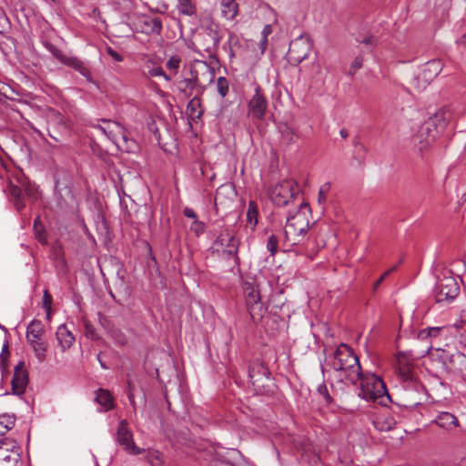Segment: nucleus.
<instances>
[{"label": "nucleus", "instance_id": "5", "mask_svg": "<svg viewBox=\"0 0 466 466\" xmlns=\"http://www.w3.org/2000/svg\"><path fill=\"white\" fill-rule=\"evenodd\" d=\"M243 293L251 319L253 320L260 319L264 312V307L258 285L255 282L246 281L243 285Z\"/></svg>", "mask_w": 466, "mask_h": 466}, {"label": "nucleus", "instance_id": "8", "mask_svg": "<svg viewBox=\"0 0 466 466\" xmlns=\"http://www.w3.org/2000/svg\"><path fill=\"white\" fill-rule=\"evenodd\" d=\"M102 124L97 125V128L104 133L110 140L119 145L118 137H121L123 142L127 145L126 150L130 151L135 146V141L128 139L125 128L117 122L102 119Z\"/></svg>", "mask_w": 466, "mask_h": 466}, {"label": "nucleus", "instance_id": "9", "mask_svg": "<svg viewBox=\"0 0 466 466\" xmlns=\"http://www.w3.org/2000/svg\"><path fill=\"white\" fill-rule=\"evenodd\" d=\"M442 62L433 59L425 63L415 76L413 84L419 90H423L441 72Z\"/></svg>", "mask_w": 466, "mask_h": 466}, {"label": "nucleus", "instance_id": "1", "mask_svg": "<svg viewBox=\"0 0 466 466\" xmlns=\"http://www.w3.org/2000/svg\"><path fill=\"white\" fill-rule=\"evenodd\" d=\"M337 373V379L345 383L357 385L361 375L359 358L346 345L339 346L328 363Z\"/></svg>", "mask_w": 466, "mask_h": 466}, {"label": "nucleus", "instance_id": "64", "mask_svg": "<svg viewBox=\"0 0 466 466\" xmlns=\"http://www.w3.org/2000/svg\"><path fill=\"white\" fill-rule=\"evenodd\" d=\"M260 368H261V370H264V373H265L266 372V369L264 367H260Z\"/></svg>", "mask_w": 466, "mask_h": 466}, {"label": "nucleus", "instance_id": "25", "mask_svg": "<svg viewBox=\"0 0 466 466\" xmlns=\"http://www.w3.org/2000/svg\"><path fill=\"white\" fill-rule=\"evenodd\" d=\"M258 205L254 201H249L247 210V224L250 226L251 230H254L258 224Z\"/></svg>", "mask_w": 466, "mask_h": 466}, {"label": "nucleus", "instance_id": "49", "mask_svg": "<svg viewBox=\"0 0 466 466\" xmlns=\"http://www.w3.org/2000/svg\"><path fill=\"white\" fill-rule=\"evenodd\" d=\"M359 41L365 45L373 46L375 44L376 39L372 35H370Z\"/></svg>", "mask_w": 466, "mask_h": 466}, {"label": "nucleus", "instance_id": "14", "mask_svg": "<svg viewBox=\"0 0 466 466\" xmlns=\"http://www.w3.org/2000/svg\"><path fill=\"white\" fill-rule=\"evenodd\" d=\"M310 51L311 44L309 41L299 37L291 41L288 55L291 61L299 64L309 56Z\"/></svg>", "mask_w": 466, "mask_h": 466}, {"label": "nucleus", "instance_id": "43", "mask_svg": "<svg viewBox=\"0 0 466 466\" xmlns=\"http://www.w3.org/2000/svg\"><path fill=\"white\" fill-rule=\"evenodd\" d=\"M361 66H362V58L358 56L351 63L350 73L354 74Z\"/></svg>", "mask_w": 466, "mask_h": 466}, {"label": "nucleus", "instance_id": "57", "mask_svg": "<svg viewBox=\"0 0 466 466\" xmlns=\"http://www.w3.org/2000/svg\"><path fill=\"white\" fill-rule=\"evenodd\" d=\"M339 133H340V136H341L343 138H345V137H348V131H347V130H345V129H341Z\"/></svg>", "mask_w": 466, "mask_h": 466}, {"label": "nucleus", "instance_id": "35", "mask_svg": "<svg viewBox=\"0 0 466 466\" xmlns=\"http://www.w3.org/2000/svg\"><path fill=\"white\" fill-rule=\"evenodd\" d=\"M152 33L160 34L162 30V21L159 17H153L146 22Z\"/></svg>", "mask_w": 466, "mask_h": 466}, {"label": "nucleus", "instance_id": "32", "mask_svg": "<svg viewBox=\"0 0 466 466\" xmlns=\"http://www.w3.org/2000/svg\"><path fill=\"white\" fill-rule=\"evenodd\" d=\"M45 47L48 50L54 57H56L61 64L66 56L59 48L49 42L44 43Z\"/></svg>", "mask_w": 466, "mask_h": 466}, {"label": "nucleus", "instance_id": "17", "mask_svg": "<svg viewBox=\"0 0 466 466\" xmlns=\"http://www.w3.org/2000/svg\"><path fill=\"white\" fill-rule=\"evenodd\" d=\"M142 74L147 78L162 76L166 81H171L172 77L164 72L162 67L152 58H147L142 66Z\"/></svg>", "mask_w": 466, "mask_h": 466}, {"label": "nucleus", "instance_id": "48", "mask_svg": "<svg viewBox=\"0 0 466 466\" xmlns=\"http://www.w3.org/2000/svg\"><path fill=\"white\" fill-rule=\"evenodd\" d=\"M272 33V28L270 25H266L263 27L261 32V37L268 38V36Z\"/></svg>", "mask_w": 466, "mask_h": 466}, {"label": "nucleus", "instance_id": "26", "mask_svg": "<svg viewBox=\"0 0 466 466\" xmlns=\"http://www.w3.org/2000/svg\"><path fill=\"white\" fill-rule=\"evenodd\" d=\"M15 424V416L13 414L0 415V436H4L7 431L14 428Z\"/></svg>", "mask_w": 466, "mask_h": 466}, {"label": "nucleus", "instance_id": "20", "mask_svg": "<svg viewBox=\"0 0 466 466\" xmlns=\"http://www.w3.org/2000/svg\"><path fill=\"white\" fill-rule=\"evenodd\" d=\"M56 336L58 344L61 347L63 351L69 349L75 341L74 335L72 334V332L67 329V327L65 324L60 325L57 328Z\"/></svg>", "mask_w": 466, "mask_h": 466}, {"label": "nucleus", "instance_id": "56", "mask_svg": "<svg viewBox=\"0 0 466 466\" xmlns=\"http://www.w3.org/2000/svg\"><path fill=\"white\" fill-rule=\"evenodd\" d=\"M97 360L103 369H107L106 365L103 362V360H100V354L97 355Z\"/></svg>", "mask_w": 466, "mask_h": 466}, {"label": "nucleus", "instance_id": "28", "mask_svg": "<svg viewBox=\"0 0 466 466\" xmlns=\"http://www.w3.org/2000/svg\"><path fill=\"white\" fill-rule=\"evenodd\" d=\"M30 346L33 348L37 360L40 362L44 361L47 350V344L42 339H40L36 340L35 342L30 343Z\"/></svg>", "mask_w": 466, "mask_h": 466}, {"label": "nucleus", "instance_id": "55", "mask_svg": "<svg viewBox=\"0 0 466 466\" xmlns=\"http://www.w3.org/2000/svg\"><path fill=\"white\" fill-rule=\"evenodd\" d=\"M418 404H420V400L418 399H412L410 403V406H416Z\"/></svg>", "mask_w": 466, "mask_h": 466}, {"label": "nucleus", "instance_id": "52", "mask_svg": "<svg viewBox=\"0 0 466 466\" xmlns=\"http://www.w3.org/2000/svg\"><path fill=\"white\" fill-rule=\"evenodd\" d=\"M431 329H435L436 332H431V338L437 337L440 334L441 330V328H440V327H432Z\"/></svg>", "mask_w": 466, "mask_h": 466}, {"label": "nucleus", "instance_id": "13", "mask_svg": "<svg viewBox=\"0 0 466 466\" xmlns=\"http://www.w3.org/2000/svg\"><path fill=\"white\" fill-rule=\"evenodd\" d=\"M190 75H194V81L201 90H204L215 78L214 69L203 61H197L191 66Z\"/></svg>", "mask_w": 466, "mask_h": 466}, {"label": "nucleus", "instance_id": "30", "mask_svg": "<svg viewBox=\"0 0 466 466\" xmlns=\"http://www.w3.org/2000/svg\"><path fill=\"white\" fill-rule=\"evenodd\" d=\"M181 61L182 60L179 56H177V55L171 56L167 59L166 66L173 75H177L179 70Z\"/></svg>", "mask_w": 466, "mask_h": 466}, {"label": "nucleus", "instance_id": "3", "mask_svg": "<svg viewBox=\"0 0 466 466\" xmlns=\"http://www.w3.org/2000/svg\"><path fill=\"white\" fill-rule=\"evenodd\" d=\"M309 228V221L301 211L289 215L284 228V244L288 247L302 244L306 239Z\"/></svg>", "mask_w": 466, "mask_h": 466}, {"label": "nucleus", "instance_id": "41", "mask_svg": "<svg viewBox=\"0 0 466 466\" xmlns=\"http://www.w3.org/2000/svg\"><path fill=\"white\" fill-rule=\"evenodd\" d=\"M52 296L48 292V290H45L43 295V306L47 313V317H49L51 305H52Z\"/></svg>", "mask_w": 466, "mask_h": 466}, {"label": "nucleus", "instance_id": "23", "mask_svg": "<svg viewBox=\"0 0 466 466\" xmlns=\"http://www.w3.org/2000/svg\"><path fill=\"white\" fill-rule=\"evenodd\" d=\"M221 15L228 20H233L238 14V4L237 0H221Z\"/></svg>", "mask_w": 466, "mask_h": 466}, {"label": "nucleus", "instance_id": "60", "mask_svg": "<svg viewBox=\"0 0 466 466\" xmlns=\"http://www.w3.org/2000/svg\"><path fill=\"white\" fill-rule=\"evenodd\" d=\"M206 51L211 56V54L214 52V48L208 46V47L206 48Z\"/></svg>", "mask_w": 466, "mask_h": 466}, {"label": "nucleus", "instance_id": "36", "mask_svg": "<svg viewBox=\"0 0 466 466\" xmlns=\"http://www.w3.org/2000/svg\"><path fill=\"white\" fill-rule=\"evenodd\" d=\"M194 80H195L194 75H190V77H187V78L183 79L180 82L181 88L184 91H187V90L192 91L196 88H198L197 83Z\"/></svg>", "mask_w": 466, "mask_h": 466}, {"label": "nucleus", "instance_id": "37", "mask_svg": "<svg viewBox=\"0 0 466 466\" xmlns=\"http://www.w3.org/2000/svg\"><path fill=\"white\" fill-rule=\"evenodd\" d=\"M19 182L29 198H36L37 188L35 185H32L30 182H26L25 179L19 180Z\"/></svg>", "mask_w": 466, "mask_h": 466}, {"label": "nucleus", "instance_id": "4", "mask_svg": "<svg viewBox=\"0 0 466 466\" xmlns=\"http://www.w3.org/2000/svg\"><path fill=\"white\" fill-rule=\"evenodd\" d=\"M453 118V113L449 107L439 109L431 116L420 130L421 137L427 136L426 143L429 145L433 142L440 134H441Z\"/></svg>", "mask_w": 466, "mask_h": 466}, {"label": "nucleus", "instance_id": "27", "mask_svg": "<svg viewBox=\"0 0 466 466\" xmlns=\"http://www.w3.org/2000/svg\"><path fill=\"white\" fill-rule=\"evenodd\" d=\"M177 10L180 14L187 16L196 15L197 8L192 0H177Z\"/></svg>", "mask_w": 466, "mask_h": 466}, {"label": "nucleus", "instance_id": "61", "mask_svg": "<svg viewBox=\"0 0 466 466\" xmlns=\"http://www.w3.org/2000/svg\"><path fill=\"white\" fill-rule=\"evenodd\" d=\"M299 207H300V209L308 208V205H307V204H304V203H301V204L299 205Z\"/></svg>", "mask_w": 466, "mask_h": 466}, {"label": "nucleus", "instance_id": "21", "mask_svg": "<svg viewBox=\"0 0 466 466\" xmlns=\"http://www.w3.org/2000/svg\"><path fill=\"white\" fill-rule=\"evenodd\" d=\"M44 332L45 327L43 323L38 319L32 320L26 328V339L28 343L42 339Z\"/></svg>", "mask_w": 466, "mask_h": 466}, {"label": "nucleus", "instance_id": "50", "mask_svg": "<svg viewBox=\"0 0 466 466\" xmlns=\"http://www.w3.org/2000/svg\"><path fill=\"white\" fill-rule=\"evenodd\" d=\"M268 46V38L261 37L259 41V48L261 49V52H264Z\"/></svg>", "mask_w": 466, "mask_h": 466}, {"label": "nucleus", "instance_id": "16", "mask_svg": "<svg viewBox=\"0 0 466 466\" xmlns=\"http://www.w3.org/2000/svg\"><path fill=\"white\" fill-rule=\"evenodd\" d=\"M28 383V374L25 370V362L20 361L15 368L12 379L13 394L21 395L25 392Z\"/></svg>", "mask_w": 466, "mask_h": 466}, {"label": "nucleus", "instance_id": "31", "mask_svg": "<svg viewBox=\"0 0 466 466\" xmlns=\"http://www.w3.org/2000/svg\"><path fill=\"white\" fill-rule=\"evenodd\" d=\"M216 86H217V92L218 93V95L222 98H224L228 95V89H229V85H228V79L224 76H219L217 79Z\"/></svg>", "mask_w": 466, "mask_h": 466}, {"label": "nucleus", "instance_id": "15", "mask_svg": "<svg viewBox=\"0 0 466 466\" xmlns=\"http://www.w3.org/2000/svg\"><path fill=\"white\" fill-rule=\"evenodd\" d=\"M255 94L248 102V114L253 118L261 120L264 118L268 107V101L261 92L259 86H255Z\"/></svg>", "mask_w": 466, "mask_h": 466}, {"label": "nucleus", "instance_id": "40", "mask_svg": "<svg viewBox=\"0 0 466 466\" xmlns=\"http://www.w3.org/2000/svg\"><path fill=\"white\" fill-rule=\"evenodd\" d=\"M190 229L197 235L199 236L200 234L204 233L206 229V226L203 222L199 221L198 219H196L192 222Z\"/></svg>", "mask_w": 466, "mask_h": 466}, {"label": "nucleus", "instance_id": "44", "mask_svg": "<svg viewBox=\"0 0 466 466\" xmlns=\"http://www.w3.org/2000/svg\"><path fill=\"white\" fill-rule=\"evenodd\" d=\"M451 363H456V362H460V363H462V362H466V356L461 352H457L455 354H452L451 356Z\"/></svg>", "mask_w": 466, "mask_h": 466}, {"label": "nucleus", "instance_id": "34", "mask_svg": "<svg viewBox=\"0 0 466 466\" xmlns=\"http://www.w3.org/2000/svg\"><path fill=\"white\" fill-rule=\"evenodd\" d=\"M278 247L279 238L274 234L270 235L267 241V249L269 251L272 257H274L277 254Z\"/></svg>", "mask_w": 466, "mask_h": 466}, {"label": "nucleus", "instance_id": "12", "mask_svg": "<svg viewBox=\"0 0 466 466\" xmlns=\"http://www.w3.org/2000/svg\"><path fill=\"white\" fill-rule=\"evenodd\" d=\"M116 441L127 453L130 455H138L143 452V450L135 444L133 433L128 428V424L126 420H122L118 424Z\"/></svg>", "mask_w": 466, "mask_h": 466}, {"label": "nucleus", "instance_id": "59", "mask_svg": "<svg viewBox=\"0 0 466 466\" xmlns=\"http://www.w3.org/2000/svg\"><path fill=\"white\" fill-rule=\"evenodd\" d=\"M253 370H254V368L249 369V370H248V377H249L250 380H253V378H254V376H253Z\"/></svg>", "mask_w": 466, "mask_h": 466}, {"label": "nucleus", "instance_id": "47", "mask_svg": "<svg viewBox=\"0 0 466 466\" xmlns=\"http://www.w3.org/2000/svg\"><path fill=\"white\" fill-rule=\"evenodd\" d=\"M396 268H392L390 270L386 271L383 275L380 276V278L374 283V289H378V287L380 285V283L384 280V279L392 272Z\"/></svg>", "mask_w": 466, "mask_h": 466}, {"label": "nucleus", "instance_id": "7", "mask_svg": "<svg viewBox=\"0 0 466 466\" xmlns=\"http://www.w3.org/2000/svg\"><path fill=\"white\" fill-rule=\"evenodd\" d=\"M297 184L291 179H285L278 183L270 191V198L274 205L284 207L292 201L297 194Z\"/></svg>", "mask_w": 466, "mask_h": 466}, {"label": "nucleus", "instance_id": "10", "mask_svg": "<svg viewBox=\"0 0 466 466\" xmlns=\"http://www.w3.org/2000/svg\"><path fill=\"white\" fill-rule=\"evenodd\" d=\"M20 447L14 439L0 441V466H20Z\"/></svg>", "mask_w": 466, "mask_h": 466}, {"label": "nucleus", "instance_id": "29", "mask_svg": "<svg viewBox=\"0 0 466 466\" xmlns=\"http://www.w3.org/2000/svg\"><path fill=\"white\" fill-rule=\"evenodd\" d=\"M280 133L282 138L288 143H294L299 137L296 130L287 124L280 127Z\"/></svg>", "mask_w": 466, "mask_h": 466}, {"label": "nucleus", "instance_id": "2", "mask_svg": "<svg viewBox=\"0 0 466 466\" xmlns=\"http://www.w3.org/2000/svg\"><path fill=\"white\" fill-rule=\"evenodd\" d=\"M359 397L367 400L386 405L390 400L385 383L377 375L371 372H362L360 378Z\"/></svg>", "mask_w": 466, "mask_h": 466}, {"label": "nucleus", "instance_id": "38", "mask_svg": "<svg viewBox=\"0 0 466 466\" xmlns=\"http://www.w3.org/2000/svg\"><path fill=\"white\" fill-rule=\"evenodd\" d=\"M318 393L322 397L325 403L329 404L332 401V398L329 393L327 385L323 382L318 386Z\"/></svg>", "mask_w": 466, "mask_h": 466}, {"label": "nucleus", "instance_id": "22", "mask_svg": "<svg viewBox=\"0 0 466 466\" xmlns=\"http://www.w3.org/2000/svg\"><path fill=\"white\" fill-rule=\"evenodd\" d=\"M7 191L9 194L10 200L14 204L17 211H21L25 208V203L24 200V195L22 188L12 182L9 183Z\"/></svg>", "mask_w": 466, "mask_h": 466}, {"label": "nucleus", "instance_id": "39", "mask_svg": "<svg viewBox=\"0 0 466 466\" xmlns=\"http://www.w3.org/2000/svg\"><path fill=\"white\" fill-rule=\"evenodd\" d=\"M10 28V23L5 12L0 8V35L5 34Z\"/></svg>", "mask_w": 466, "mask_h": 466}, {"label": "nucleus", "instance_id": "18", "mask_svg": "<svg viewBox=\"0 0 466 466\" xmlns=\"http://www.w3.org/2000/svg\"><path fill=\"white\" fill-rule=\"evenodd\" d=\"M432 422L445 431H452L460 425L457 417L448 411L439 412Z\"/></svg>", "mask_w": 466, "mask_h": 466}, {"label": "nucleus", "instance_id": "24", "mask_svg": "<svg viewBox=\"0 0 466 466\" xmlns=\"http://www.w3.org/2000/svg\"><path fill=\"white\" fill-rule=\"evenodd\" d=\"M95 400L104 407L105 410H109L113 409L114 402L113 398L110 394V392L106 390L100 389L96 391V399Z\"/></svg>", "mask_w": 466, "mask_h": 466}, {"label": "nucleus", "instance_id": "45", "mask_svg": "<svg viewBox=\"0 0 466 466\" xmlns=\"http://www.w3.org/2000/svg\"><path fill=\"white\" fill-rule=\"evenodd\" d=\"M107 54L113 57L116 61L121 62L123 60V56L118 54L116 51L113 50L111 47L107 48Z\"/></svg>", "mask_w": 466, "mask_h": 466}, {"label": "nucleus", "instance_id": "51", "mask_svg": "<svg viewBox=\"0 0 466 466\" xmlns=\"http://www.w3.org/2000/svg\"><path fill=\"white\" fill-rule=\"evenodd\" d=\"M456 43L459 46H466V33L461 35L459 39H457Z\"/></svg>", "mask_w": 466, "mask_h": 466}, {"label": "nucleus", "instance_id": "42", "mask_svg": "<svg viewBox=\"0 0 466 466\" xmlns=\"http://www.w3.org/2000/svg\"><path fill=\"white\" fill-rule=\"evenodd\" d=\"M431 332H436V330L429 328L423 329L418 333V339L421 340L431 339Z\"/></svg>", "mask_w": 466, "mask_h": 466}, {"label": "nucleus", "instance_id": "19", "mask_svg": "<svg viewBox=\"0 0 466 466\" xmlns=\"http://www.w3.org/2000/svg\"><path fill=\"white\" fill-rule=\"evenodd\" d=\"M62 64L80 73L86 81L93 82L90 70L78 57L66 55Z\"/></svg>", "mask_w": 466, "mask_h": 466}, {"label": "nucleus", "instance_id": "62", "mask_svg": "<svg viewBox=\"0 0 466 466\" xmlns=\"http://www.w3.org/2000/svg\"><path fill=\"white\" fill-rule=\"evenodd\" d=\"M414 388L416 390H418L419 389H422L421 385L420 384H414Z\"/></svg>", "mask_w": 466, "mask_h": 466}, {"label": "nucleus", "instance_id": "58", "mask_svg": "<svg viewBox=\"0 0 466 466\" xmlns=\"http://www.w3.org/2000/svg\"><path fill=\"white\" fill-rule=\"evenodd\" d=\"M213 41H214V46H218V45L219 43V37H218L217 35L213 36Z\"/></svg>", "mask_w": 466, "mask_h": 466}, {"label": "nucleus", "instance_id": "11", "mask_svg": "<svg viewBox=\"0 0 466 466\" xmlns=\"http://www.w3.org/2000/svg\"><path fill=\"white\" fill-rule=\"evenodd\" d=\"M459 286L453 277H444L435 287V299L438 303L451 302L459 294Z\"/></svg>", "mask_w": 466, "mask_h": 466}, {"label": "nucleus", "instance_id": "54", "mask_svg": "<svg viewBox=\"0 0 466 466\" xmlns=\"http://www.w3.org/2000/svg\"><path fill=\"white\" fill-rule=\"evenodd\" d=\"M128 400H129V401H130L131 405L135 408V406H136V402H135L134 395H133L132 393H130V394L128 395Z\"/></svg>", "mask_w": 466, "mask_h": 466}, {"label": "nucleus", "instance_id": "53", "mask_svg": "<svg viewBox=\"0 0 466 466\" xmlns=\"http://www.w3.org/2000/svg\"><path fill=\"white\" fill-rule=\"evenodd\" d=\"M8 355L9 354V351H8V345L7 344H5L4 347H3V350H2V353H1V356H4V355Z\"/></svg>", "mask_w": 466, "mask_h": 466}, {"label": "nucleus", "instance_id": "33", "mask_svg": "<svg viewBox=\"0 0 466 466\" xmlns=\"http://www.w3.org/2000/svg\"><path fill=\"white\" fill-rule=\"evenodd\" d=\"M330 188H331V185H330L329 182L324 183L319 187V194H318V203L319 205H324L325 204V202L327 200L328 194L330 191Z\"/></svg>", "mask_w": 466, "mask_h": 466}, {"label": "nucleus", "instance_id": "63", "mask_svg": "<svg viewBox=\"0 0 466 466\" xmlns=\"http://www.w3.org/2000/svg\"><path fill=\"white\" fill-rule=\"evenodd\" d=\"M37 221H38V218H36V219L35 220V227H36V223H37Z\"/></svg>", "mask_w": 466, "mask_h": 466}, {"label": "nucleus", "instance_id": "6", "mask_svg": "<svg viewBox=\"0 0 466 466\" xmlns=\"http://www.w3.org/2000/svg\"><path fill=\"white\" fill-rule=\"evenodd\" d=\"M239 241L228 230L222 231L213 243V248L216 252L220 253L224 258H234L238 261Z\"/></svg>", "mask_w": 466, "mask_h": 466}, {"label": "nucleus", "instance_id": "46", "mask_svg": "<svg viewBox=\"0 0 466 466\" xmlns=\"http://www.w3.org/2000/svg\"><path fill=\"white\" fill-rule=\"evenodd\" d=\"M183 213L188 218H192L194 220L198 219L196 212L190 208H185Z\"/></svg>", "mask_w": 466, "mask_h": 466}]
</instances>
